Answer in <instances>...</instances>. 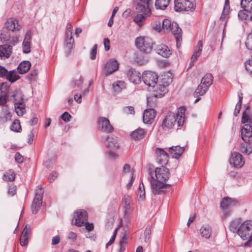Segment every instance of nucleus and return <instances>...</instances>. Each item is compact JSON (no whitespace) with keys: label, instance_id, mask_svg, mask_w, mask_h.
Wrapping results in <instances>:
<instances>
[{"label":"nucleus","instance_id":"obj_45","mask_svg":"<svg viewBox=\"0 0 252 252\" xmlns=\"http://www.w3.org/2000/svg\"><path fill=\"white\" fill-rule=\"evenodd\" d=\"M240 4L242 8H246L252 12V0H241Z\"/></svg>","mask_w":252,"mask_h":252},{"label":"nucleus","instance_id":"obj_6","mask_svg":"<svg viewBox=\"0 0 252 252\" xmlns=\"http://www.w3.org/2000/svg\"><path fill=\"white\" fill-rule=\"evenodd\" d=\"M135 45L140 51L149 53L153 48L152 39L148 37H139L136 38Z\"/></svg>","mask_w":252,"mask_h":252},{"label":"nucleus","instance_id":"obj_56","mask_svg":"<svg viewBox=\"0 0 252 252\" xmlns=\"http://www.w3.org/2000/svg\"><path fill=\"white\" fill-rule=\"evenodd\" d=\"M8 193L12 196L14 195L16 193V186L13 185L9 186Z\"/></svg>","mask_w":252,"mask_h":252},{"label":"nucleus","instance_id":"obj_15","mask_svg":"<svg viewBox=\"0 0 252 252\" xmlns=\"http://www.w3.org/2000/svg\"><path fill=\"white\" fill-rule=\"evenodd\" d=\"M70 33H66V39L65 40V52L67 56H69L72 52L73 45L74 44V39L72 35V29L69 31Z\"/></svg>","mask_w":252,"mask_h":252},{"label":"nucleus","instance_id":"obj_24","mask_svg":"<svg viewBox=\"0 0 252 252\" xmlns=\"http://www.w3.org/2000/svg\"><path fill=\"white\" fill-rule=\"evenodd\" d=\"M155 117V112L153 109H149L145 110L143 116V121L145 124L151 123Z\"/></svg>","mask_w":252,"mask_h":252},{"label":"nucleus","instance_id":"obj_19","mask_svg":"<svg viewBox=\"0 0 252 252\" xmlns=\"http://www.w3.org/2000/svg\"><path fill=\"white\" fill-rule=\"evenodd\" d=\"M153 88V95L155 97H161L167 92L166 86L163 84L155 85Z\"/></svg>","mask_w":252,"mask_h":252},{"label":"nucleus","instance_id":"obj_57","mask_svg":"<svg viewBox=\"0 0 252 252\" xmlns=\"http://www.w3.org/2000/svg\"><path fill=\"white\" fill-rule=\"evenodd\" d=\"M77 238V235L75 233L70 232L67 237L68 240H70L71 242H74Z\"/></svg>","mask_w":252,"mask_h":252},{"label":"nucleus","instance_id":"obj_46","mask_svg":"<svg viewBox=\"0 0 252 252\" xmlns=\"http://www.w3.org/2000/svg\"><path fill=\"white\" fill-rule=\"evenodd\" d=\"M171 25L172 23L169 20L167 19H164L162 22V28L167 32H169Z\"/></svg>","mask_w":252,"mask_h":252},{"label":"nucleus","instance_id":"obj_60","mask_svg":"<svg viewBox=\"0 0 252 252\" xmlns=\"http://www.w3.org/2000/svg\"><path fill=\"white\" fill-rule=\"evenodd\" d=\"M131 169L130 165L128 163H126L123 167V170H122V173L123 174H126L130 172Z\"/></svg>","mask_w":252,"mask_h":252},{"label":"nucleus","instance_id":"obj_37","mask_svg":"<svg viewBox=\"0 0 252 252\" xmlns=\"http://www.w3.org/2000/svg\"><path fill=\"white\" fill-rule=\"evenodd\" d=\"M169 32H171L174 35L175 37H176L177 35L182 36V30L179 27L178 24L176 22L172 23Z\"/></svg>","mask_w":252,"mask_h":252},{"label":"nucleus","instance_id":"obj_59","mask_svg":"<svg viewBox=\"0 0 252 252\" xmlns=\"http://www.w3.org/2000/svg\"><path fill=\"white\" fill-rule=\"evenodd\" d=\"M15 160L19 163H22L24 160V157L18 152L16 153L15 156Z\"/></svg>","mask_w":252,"mask_h":252},{"label":"nucleus","instance_id":"obj_40","mask_svg":"<svg viewBox=\"0 0 252 252\" xmlns=\"http://www.w3.org/2000/svg\"><path fill=\"white\" fill-rule=\"evenodd\" d=\"M6 78L10 82L13 83L19 78V76L15 70H11L8 72L5 75Z\"/></svg>","mask_w":252,"mask_h":252},{"label":"nucleus","instance_id":"obj_44","mask_svg":"<svg viewBox=\"0 0 252 252\" xmlns=\"http://www.w3.org/2000/svg\"><path fill=\"white\" fill-rule=\"evenodd\" d=\"M15 174L12 170H9L3 175V180L8 182H12L15 180Z\"/></svg>","mask_w":252,"mask_h":252},{"label":"nucleus","instance_id":"obj_48","mask_svg":"<svg viewBox=\"0 0 252 252\" xmlns=\"http://www.w3.org/2000/svg\"><path fill=\"white\" fill-rule=\"evenodd\" d=\"M245 45L248 50H252V32L249 34Z\"/></svg>","mask_w":252,"mask_h":252},{"label":"nucleus","instance_id":"obj_55","mask_svg":"<svg viewBox=\"0 0 252 252\" xmlns=\"http://www.w3.org/2000/svg\"><path fill=\"white\" fill-rule=\"evenodd\" d=\"M117 229L118 228H116L114 231V233H113V235L112 236L110 240H109V241L106 244V248H108L109 246H110L111 245H112L114 241H115V238H116V233H117Z\"/></svg>","mask_w":252,"mask_h":252},{"label":"nucleus","instance_id":"obj_8","mask_svg":"<svg viewBox=\"0 0 252 252\" xmlns=\"http://www.w3.org/2000/svg\"><path fill=\"white\" fill-rule=\"evenodd\" d=\"M156 179L158 181L166 182L169 178L170 172L166 167L162 166L160 167H157L155 170Z\"/></svg>","mask_w":252,"mask_h":252},{"label":"nucleus","instance_id":"obj_43","mask_svg":"<svg viewBox=\"0 0 252 252\" xmlns=\"http://www.w3.org/2000/svg\"><path fill=\"white\" fill-rule=\"evenodd\" d=\"M10 129L14 132H20L22 130L20 121L18 120H15L10 126Z\"/></svg>","mask_w":252,"mask_h":252},{"label":"nucleus","instance_id":"obj_12","mask_svg":"<svg viewBox=\"0 0 252 252\" xmlns=\"http://www.w3.org/2000/svg\"><path fill=\"white\" fill-rule=\"evenodd\" d=\"M127 77L131 82L135 84H139L141 81L140 73L132 68L128 70Z\"/></svg>","mask_w":252,"mask_h":252},{"label":"nucleus","instance_id":"obj_35","mask_svg":"<svg viewBox=\"0 0 252 252\" xmlns=\"http://www.w3.org/2000/svg\"><path fill=\"white\" fill-rule=\"evenodd\" d=\"M170 0H156L155 7L157 9L164 10L169 5Z\"/></svg>","mask_w":252,"mask_h":252},{"label":"nucleus","instance_id":"obj_29","mask_svg":"<svg viewBox=\"0 0 252 252\" xmlns=\"http://www.w3.org/2000/svg\"><path fill=\"white\" fill-rule=\"evenodd\" d=\"M6 28L12 32L19 31L20 26L16 20L12 19H8L5 24Z\"/></svg>","mask_w":252,"mask_h":252},{"label":"nucleus","instance_id":"obj_50","mask_svg":"<svg viewBox=\"0 0 252 252\" xmlns=\"http://www.w3.org/2000/svg\"><path fill=\"white\" fill-rule=\"evenodd\" d=\"M251 123V120L249 115L248 112L245 111L243 113L242 118V123L245 124L246 123Z\"/></svg>","mask_w":252,"mask_h":252},{"label":"nucleus","instance_id":"obj_16","mask_svg":"<svg viewBox=\"0 0 252 252\" xmlns=\"http://www.w3.org/2000/svg\"><path fill=\"white\" fill-rule=\"evenodd\" d=\"M141 13L142 14H136L133 18V21L139 27L143 25L147 17H150L152 14L151 10H145V12Z\"/></svg>","mask_w":252,"mask_h":252},{"label":"nucleus","instance_id":"obj_53","mask_svg":"<svg viewBox=\"0 0 252 252\" xmlns=\"http://www.w3.org/2000/svg\"><path fill=\"white\" fill-rule=\"evenodd\" d=\"M124 112L126 114H134L135 113L134 108L132 106H126L124 108Z\"/></svg>","mask_w":252,"mask_h":252},{"label":"nucleus","instance_id":"obj_25","mask_svg":"<svg viewBox=\"0 0 252 252\" xmlns=\"http://www.w3.org/2000/svg\"><path fill=\"white\" fill-rule=\"evenodd\" d=\"M12 47L10 45H0V58H8L12 53Z\"/></svg>","mask_w":252,"mask_h":252},{"label":"nucleus","instance_id":"obj_3","mask_svg":"<svg viewBox=\"0 0 252 252\" xmlns=\"http://www.w3.org/2000/svg\"><path fill=\"white\" fill-rule=\"evenodd\" d=\"M213 77L211 73H207L204 75L201 80L200 84L198 86L193 93L194 97H197L194 102L196 103L200 100L199 96L205 94L209 87L213 83Z\"/></svg>","mask_w":252,"mask_h":252},{"label":"nucleus","instance_id":"obj_42","mask_svg":"<svg viewBox=\"0 0 252 252\" xmlns=\"http://www.w3.org/2000/svg\"><path fill=\"white\" fill-rule=\"evenodd\" d=\"M10 88L9 85L6 82L0 84V94L7 97L8 93Z\"/></svg>","mask_w":252,"mask_h":252},{"label":"nucleus","instance_id":"obj_26","mask_svg":"<svg viewBox=\"0 0 252 252\" xmlns=\"http://www.w3.org/2000/svg\"><path fill=\"white\" fill-rule=\"evenodd\" d=\"M237 204V201L234 199L226 197L222 199L220 202V207L223 209H227L228 207L235 205Z\"/></svg>","mask_w":252,"mask_h":252},{"label":"nucleus","instance_id":"obj_18","mask_svg":"<svg viewBox=\"0 0 252 252\" xmlns=\"http://www.w3.org/2000/svg\"><path fill=\"white\" fill-rule=\"evenodd\" d=\"M156 153L157 155V161L161 164H166L168 161V154L162 149L157 148L156 149Z\"/></svg>","mask_w":252,"mask_h":252},{"label":"nucleus","instance_id":"obj_10","mask_svg":"<svg viewBox=\"0 0 252 252\" xmlns=\"http://www.w3.org/2000/svg\"><path fill=\"white\" fill-rule=\"evenodd\" d=\"M119 64L117 60L114 59H110L104 66L105 75L107 76L117 71L119 68Z\"/></svg>","mask_w":252,"mask_h":252},{"label":"nucleus","instance_id":"obj_39","mask_svg":"<svg viewBox=\"0 0 252 252\" xmlns=\"http://www.w3.org/2000/svg\"><path fill=\"white\" fill-rule=\"evenodd\" d=\"M130 202L131 198L129 195H126L124 196V199H123V208L125 209V214L129 213L130 209Z\"/></svg>","mask_w":252,"mask_h":252},{"label":"nucleus","instance_id":"obj_13","mask_svg":"<svg viewBox=\"0 0 252 252\" xmlns=\"http://www.w3.org/2000/svg\"><path fill=\"white\" fill-rule=\"evenodd\" d=\"M97 123L99 127L101 130L106 132H111L113 131V127L110 124L109 120L105 117H99Z\"/></svg>","mask_w":252,"mask_h":252},{"label":"nucleus","instance_id":"obj_61","mask_svg":"<svg viewBox=\"0 0 252 252\" xmlns=\"http://www.w3.org/2000/svg\"><path fill=\"white\" fill-rule=\"evenodd\" d=\"M38 70L36 69H34L33 70H32L31 72L28 74V78L30 80H32L37 75Z\"/></svg>","mask_w":252,"mask_h":252},{"label":"nucleus","instance_id":"obj_49","mask_svg":"<svg viewBox=\"0 0 252 252\" xmlns=\"http://www.w3.org/2000/svg\"><path fill=\"white\" fill-rule=\"evenodd\" d=\"M23 51L24 53L28 54L31 52L30 42L23 41L22 44Z\"/></svg>","mask_w":252,"mask_h":252},{"label":"nucleus","instance_id":"obj_27","mask_svg":"<svg viewBox=\"0 0 252 252\" xmlns=\"http://www.w3.org/2000/svg\"><path fill=\"white\" fill-rule=\"evenodd\" d=\"M31 63L30 61H24L21 62L17 67L19 74H24L27 73L30 69Z\"/></svg>","mask_w":252,"mask_h":252},{"label":"nucleus","instance_id":"obj_23","mask_svg":"<svg viewBox=\"0 0 252 252\" xmlns=\"http://www.w3.org/2000/svg\"><path fill=\"white\" fill-rule=\"evenodd\" d=\"M31 231L30 225H26L23 229L20 238V242L22 246H25L28 243L29 234Z\"/></svg>","mask_w":252,"mask_h":252},{"label":"nucleus","instance_id":"obj_1","mask_svg":"<svg viewBox=\"0 0 252 252\" xmlns=\"http://www.w3.org/2000/svg\"><path fill=\"white\" fill-rule=\"evenodd\" d=\"M241 138L245 142L240 147L241 152L247 155L252 153V126L249 124L244 125L241 129Z\"/></svg>","mask_w":252,"mask_h":252},{"label":"nucleus","instance_id":"obj_62","mask_svg":"<svg viewBox=\"0 0 252 252\" xmlns=\"http://www.w3.org/2000/svg\"><path fill=\"white\" fill-rule=\"evenodd\" d=\"M128 235L126 234V233L124 234L122 238V239L120 241V245H126L127 243V240H128Z\"/></svg>","mask_w":252,"mask_h":252},{"label":"nucleus","instance_id":"obj_28","mask_svg":"<svg viewBox=\"0 0 252 252\" xmlns=\"http://www.w3.org/2000/svg\"><path fill=\"white\" fill-rule=\"evenodd\" d=\"M184 151L185 148L179 146H172L169 148V152L173 154V158H179Z\"/></svg>","mask_w":252,"mask_h":252},{"label":"nucleus","instance_id":"obj_41","mask_svg":"<svg viewBox=\"0 0 252 252\" xmlns=\"http://www.w3.org/2000/svg\"><path fill=\"white\" fill-rule=\"evenodd\" d=\"M229 9V0H225V5L223 8V11L220 17V20L222 21H225L228 14V10Z\"/></svg>","mask_w":252,"mask_h":252},{"label":"nucleus","instance_id":"obj_17","mask_svg":"<svg viewBox=\"0 0 252 252\" xmlns=\"http://www.w3.org/2000/svg\"><path fill=\"white\" fill-rule=\"evenodd\" d=\"M105 145L109 150H115L120 147L117 137L113 136L106 137Z\"/></svg>","mask_w":252,"mask_h":252},{"label":"nucleus","instance_id":"obj_51","mask_svg":"<svg viewBox=\"0 0 252 252\" xmlns=\"http://www.w3.org/2000/svg\"><path fill=\"white\" fill-rule=\"evenodd\" d=\"M97 44H94L91 51L90 58L92 60H94L95 59L96 55V53H97Z\"/></svg>","mask_w":252,"mask_h":252},{"label":"nucleus","instance_id":"obj_7","mask_svg":"<svg viewBox=\"0 0 252 252\" xmlns=\"http://www.w3.org/2000/svg\"><path fill=\"white\" fill-rule=\"evenodd\" d=\"M142 79L146 85L153 87L157 83L158 76L156 72L146 71L143 74Z\"/></svg>","mask_w":252,"mask_h":252},{"label":"nucleus","instance_id":"obj_47","mask_svg":"<svg viewBox=\"0 0 252 252\" xmlns=\"http://www.w3.org/2000/svg\"><path fill=\"white\" fill-rule=\"evenodd\" d=\"M245 66L246 70L252 76V60L250 59L248 60L245 63Z\"/></svg>","mask_w":252,"mask_h":252},{"label":"nucleus","instance_id":"obj_9","mask_svg":"<svg viewBox=\"0 0 252 252\" xmlns=\"http://www.w3.org/2000/svg\"><path fill=\"white\" fill-rule=\"evenodd\" d=\"M75 216L74 218L75 220L74 224L77 226H81L88 220V213L86 210H82L74 212Z\"/></svg>","mask_w":252,"mask_h":252},{"label":"nucleus","instance_id":"obj_63","mask_svg":"<svg viewBox=\"0 0 252 252\" xmlns=\"http://www.w3.org/2000/svg\"><path fill=\"white\" fill-rule=\"evenodd\" d=\"M103 44L104 45V48H105V51H108L110 49V42L109 39L108 38H104V41H103Z\"/></svg>","mask_w":252,"mask_h":252},{"label":"nucleus","instance_id":"obj_14","mask_svg":"<svg viewBox=\"0 0 252 252\" xmlns=\"http://www.w3.org/2000/svg\"><path fill=\"white\" fill-rule=\"evenodd\" d=\"M42 198L41 193H35L31 206L33 214H36L39 210L42 204Z\"/></svg>","mask_w":252,"mask_h":252},{"label":"nucleus","instance_id":"obj_30","mask_svg":"<svg viewBox=\"0 0 252 252\" xmlns=\"http://www.w3.org/2000/svg\"><path fill=\"white\" fill-rule=\"evenodd\" d=\"M145 134L146 131L145 129L139 128L131 132V136L134 140H139L144 138Z\"/></svg>","mask_w":252,"mask_h":252},{"label":"nucleus","instance_id":"obj_20","mask_svg":"<svg viewBox=\"0 0 252 252\" xmlns=\"http://www.w3.org/2000/svg\"><path fill=\"white\" fill-rule=\"evenodd\" d=\"M230 163L233 164L235 167H242L244 164L242 155L238 152H234L232 154Z\"/></svg>","mask_w":252,"mask_h":252},{"label":"nucleus","instance_id":"obj_5","mask_svg":"<svg viewBox=\"0 0 252 252\" xmlns=\"http://www.w3.org/2000/svg\"><path fill=\"white\" fill-rule=\"evenodd\" d=\"M151 176V186L152 192L154 195L164 194L166 189L170 187V184H166L162 181H158L153 177L151 172L149 173Z\"/></svg>","mask_w":252,"mask_h":252},{"label":"nucleus","instance_id":"obj_34","mask_svg":"<svg viewBox=\"0 0 252 252\" xmlns=\"http://www.w3.org/2000/svg\"><path fill=\"white\" fill-rule=\"evenodd\" d=\"M113 91L115 93L121 92L123 89L126 88V84L124 81H117L113 84Z\"/></svg>","mask_w":252,"mask_h":252},{"label":"nucleus","instance_id":"obj_54","mask_svg":"<svg viewBox=\"0 0 252 252\" xmlns=\"http://www.w3.org/2000/svg\"><path fill=\"white\" fill-rule=\"evenodd\" d=\"M71 115L67 112H64L61 116V118L65 122H68L70 121Z\"/></svg>","mask_w":252,"mask_h":252},{"label":"nucleus","instance_id":"obj_52","mask_svg":"<svg viewBox=\"0 0 252 252\" xmlns=\"http://www.w3.org/2000/svg\"><path fill=\"white\" fill-rule=\"evenodd\" d=\"M151 234V229L149 227H147L144 232V236H145V242H148L150 238V235Z\"/></svg>","mask_w":252,"mask_h":252},{"label":"nucleus","instance_id":"obj_38","mask_svg":"<svg viewBox=\"0 0 252 252\" xmlns=\"http://www.w3.org/2000/svg\"><path fill=\"white\" fill-rule=\"evenodd\" d=\"M182 110L185 111L184 107L180 108L181 114L179 112L175 114L176 122H177L179 126H182L185 122L184 112L183 113Z\"/></svg>","mask_w":252,"mask_h":252},{"label":"nucleus","instance_id":"obj_36","mask_svg":"<svg viewBox=\"0 0 252 252\" xmlns=\"http://www.w3.org/2000/svg\"><path fill=\"white\" fill-rule=\"evenodd\" d=\"M211 228L208 225H204L200 229L201 235L203 237H204L206 239L210 238L211 234Z\"/></svg>","mask_w":252,"mask_h":252},{"label":"nucleus","instance_id":"obj_22","mask_svg":"<svg viewBox=\"0 0 252 252\" xmlns=\"http://www.w3.org/2000/svg\"><path fill=\"white\" fill-rule=\"evenodd\" d=\"M151 0H139L136 6L137 12H144L147 10H151L150 8Z\"/></svg>","mask_w":252,"mask_h":252},{"label":"nucleus","instance_id":"obj_11","mask_svg":"<svg viewBox=\"0 0 252 252\" xmlns=\"http://www.w3.org/2000/svg\"><path fill=\"white\" fill-rule=\"evenodd\" d=\"M176 123L175 114L173 113H169L164 119L162 126L163 129L171 128Z\"/></svg>","mask_w":252,"mask_h":252},{"label":"nucleus","instance_id":"obj_33","mask_svg":"<svg viewBox=\"0 0 252 252\" xmlns=\"http://www.w3.org/2000/svg\"><path fill=\"white\" fill-rule=\"evenodd\" d=\"M240 220L235 219L232 220L229 225V230L232 232H237L238 234L239 232V227L241 224Z\"/></svg>","mask_w":252,"mask_h":252},{"label":"nucleus","instance_id":"obj_2","mask_svg":"<svg viewBox=\"0 0 252 252\" xmlns=\"http://www.w3.org/2000/svg\"><path fill=\"white\" fill-rule=\"evenodd\" d=\"M239 236L244 240H248L244 247L252 245V221L248 220L243 222L239 227Z\"/></svg>","mask_w":252,"mask_h":252},{"label":"nucleus","instance_id":"obj_64","mask_svg":"<svg viewBox=\"0 0 252 252\" xmlns=\"http://www.w3.org/2000/svg\"><path fill=\"white\" fill-rule=\"evenodd\" d=\"M242 104L237 103L235 106V108L234 111L233 112V115L234 116H237L238 114L239 113L241 109Z\"/></svg>","mask_w":252,"mask_h":252},{"label":"nucleus","instance_id":"obj_58","mask_svg":"<svg viewBox=\"0 0 252 252\" xmlns=\"http://www.w3.org/2000/svg\"><path fill=\"white\" fill-rule=\"evenodd\" d=\"M58 174L56 172H53L48 177V180L50 183H52L57 178Z\"/></svg>","mask_w":252,"mask_h":252},{"label":"nucleus","instance_id":"obj_31","mask_svg":"<svg viewBox=\"0 0 252 252\" xmlns=\"http://www.w3.org/2000/svg\"><path fill=\"white\" fill-rule=\"evenodd\" d=\"M239 18L242 20L251 21L252 19V15L251 12L246 8L240 10L238 14Z\"/></svg>","mask_w":252,"mask_h":252},{"label":"nucleus","instance_id":"obj_21","mask_svg":"<svg viewBox=\"0 0 252 252\" xmlns=\"http://www.w3.org/2000/svg\"><path fill=\"white\" fill-rule=\"evenodd\" d=\"M155 50L158 55L165 58H169L172 54L168 47L165 44L157 45Z\"/></svg>","mask_w":252,"mask_h":252},{"label":"nucleus","instance_id":"obj_32","mask_svg":"<svg viewBox=\"0 0 252 252\" xmlns=\"http://www.w3.org/2000/svg\"><path fill=\"white\" fill-rule=\"evenodd\" d=\"M203 43L201 40L199 41L196 47L194 48V51L193 54L191 57V60L193 62H195L198 58L200 56L201 52L202 51Z\"/></svg>","mask_w":252,"mask_h":252},{"label":"nucleus","instance_id":"obj_4","mask_svg":"<svg viewBox=\"0 0 252 252\" xmlns=\"http://www.w3.org/2000/svg\"><path fill=\"white\" fill-rule=\"evenodd\" d=\"M195 7V0H174V10L177 12L193 11Z\"/></svg>","mask_w":252,"mask_h":252}]
</instances>
